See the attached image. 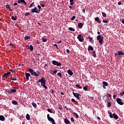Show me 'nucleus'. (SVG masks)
Here are the masks:
<instances>
[{"label": "nucleus", "mask_w": 124, "mask_h": 124, "mask_svg": "<svg viewBox=\"0 0 124 124\" xmlns=\"http://www.w3.org/2000/svg\"><path fill=\"white\" fill-rule=\"evenodd\" d=\"M46 80L45 78H42L40 80H38V82H41V85L44 87V88L45 89H47V86H46Z\"/></svg>", "instance_id": "1"}, {"label": "nucleus", "mask_w": 124, "mask_h": 124, "mask_svg": "<svg viewBox=\"0 0 124 124\" xmlns=\"http://www.w3.org/2000/svg\"><path fill=\"white\" fill-rule=\"evenodd\" d=\"M103 99L105 101V103H108V107H111V103L108 101L107 100H109V97L107 95L103 96Z\"/></svg>", "instance_id": "2"}, {"label": "nucleus", "mask_w": 124, "mask_h": 124, "mask_svg": "<svg viewBox=\"0 0 124 124\" xmlns=\"http://www.w3.org/2000/svg\"><path fill=\"white\" fill-rule=\"evenodd\" d=\"M97 40L99 41L100 45H102L103 43L104 37L102 36L101 35H98L97 37Z\"/></svg>", "instance_id": "3"}, {"label": "nucleus", "mask_w": 124, "mask_h": 124, "mask_svg": "<svg viewBox=\"0 0 124 124\" xmlns=\"http://www.w3.org/2000/svg\"><path fill=\"white\" fill-rule=\"evenodd\" d=\"M109 114V117L110 118H113L114 117V118L115 119H116L117 120V119H119V117L117 115V114L115 113H113V114H112V113L111 112V111H109V112H108Z\"/></svg>", "instance_id": "4"}, {"label": "nucleus", "mask_w": 124, "mask_h": 124, "mask_svg": "<svg viewBox=\"0 0 124 124\" xmlns=\"http://www.w3.org/2000/svg\"><path fill=\"white\" fill-rule=\"evenodd\" d=\"M52 63H53V65H56L58 66H60L62 65V64L61 62H59L58 61L53 60L52 61Z\"/></svg>", "instance_id": "5"}, {"label": "nucleus", "mask_w": 124, "mask_h": 124, "mask_svg": "<svg viewBox=\"0 0 124 124\" xmlns=\"http://www.w3.org/2000/svg\"><path fill=\"white\" fill-rule=\"evenodd\" d=\"M31 12L32 13H38V14H39V13H40V10H38L36 7H35L34 8V9H31Z\"/></svg>", "instance_id": "6"}, {"label": "nucleus", "mask_w": 124, "mask_h": 124, "mask_svg": "<svg viewBox=\"0 0 124 124\" xmlns=\"http://www.w3.org/2000/svg\"><path fill=\"white\" fill-rule=\"evenodd\" d=\"M116 101H117L118 104H120V105H121V106L124 105V102L122 101V99L117 98L116 99Z\"/></svg>", "instance_id": "7"}, {"label": "nucleus", "mask_w": 124, "mask_h": 124, "mask_svg": "<svg viewBox=\"0 0 124 124\" xmlns=\"http://www.w3.org/2000/svg\"><path fill=\"white\" fill-rule=\"evenodd\" d=\"M78 39L79 41L82 42L84 41V38L82 37L81 34H78Z\"/></svg>", "instance_id": "8"}, {"label": "nucleus", "mask_w": 124, "mask_h": 124, "mask_svg": "<svg viewBox=\"0 0 124 124\" xmlns=\"http://www.w3.org/2000/svg\"><path fill=\"white\" fill-rule=\"evenodd\" d=\"M16 89H11L8 91V93L9 94H13L14 93H16Z\"/></svg>", "instance_id": "9"}, {"label": "nucleus", "mask_w": 124, "mask_h": 124, "mask_svg": "<svg viewBox=\"0 0 124 124\" xmlns=\"http://www.w3.org/2000/svg\"><path fill=\"white\" fill-rule=\"evenodd\" d=\"M73 94L76 98H78V100H79V93L73 92Z\"/></svg>", "instance_id": "10"}, {"label": "nucleus", "mask_w": 124, "mask_h": 124, "mask_svg": "<svg viewBox=\"0 0 124 124\" xmlns=\"http://www.w3.org/2000/svg\"><path fill=\"white\" fill-rule=\"evenodd\" d=\"M10 74H11L10 72L5 73V74H4V75L2 76V77L4 78H5L6 79H7L9 75H10Z\"/></svg>", "instance_id": "11"}, {"label": "nucleus", "mask_w": 124, "mask_h": 124, "mask_svg": "<svg viewBox=\"0 0 124 124\" xmlns=\"http://www.w3.org/2000/svg\"><path fill=\"white\" fill-rule=\"evenodd\" d=\"M40 75V72L38 71H34L33 76H35L36 77H39Z\"/></svg>", "instance_id": "12"}, {"label": "nucleus", "mask_w": 124, "mask_h": 124, "mask_svg": "<svg viewBox=\"0 0 124 124\" xmlns=\"http://www.w3.org/2000/svg\"><path fill=\"white\" fill-rule=\"evenodd\" d=\"M47 118L48 120L51 123L54 120V119H53L52 117H50L49 114H47Z\"/></svg>", "instance_id": "13"}, {"label": "nucleus", "mask_w": 124, "mask_h": 124, "mask_svg": "<svg viewBox=\"0 0 124 124\" xmlns=\"http://www.w3.org/2000/svg\"><path fill=\"white\" fill-rule=\"evenodd\" d=\"M25 76H26V79H27V80H29V77H31V74H29V73H27V72H26Z\"/></svg>", "instance_id": "14"}, {"label": "nucleus", "mask_w": 124, "mask_h": 124, "mask_svg": "<svg viewBox=\"0 0 124 124\" xmlns=\"http://www.w3.org/2000/svg\"><path fill=\"white\" fill-rule=\"evenodd\" d=\"M67 73L68 75H70L71 76H72V75L74 74L73 72L72 71L71 69H69L68 70Z\"/></svg>", "instance_id": "15"}, {"label": "nucleus", "mask_w": 124, "mask_h": 124, "mask_svg": "<svg viewBox=\"0 0 124 124\" xmlns=\"http://www.w3.org/2000/svg\"><path fill=\"white\" fill-rule=\"evenodd\" d=\"M29 71L30 72V73H31V75H33V76L34 75V70H33L31 68H29Z\"/></svg>", "instance_id": "16"}, {"label": "nucleus", "mask_w": 124, "mask_h": 124, "mask_svg": "<svg viewBox=\"0 0 124 124\" xmlns=\"http://www.w3.org/2000/svg\"><path fill=\"white\" fill-rule=\"evenodd\" d=\"M95 21H97L98 23H101L102 22V21H100V20L99 19V17H95Z\"/></svg>", "instance_id": "17"}, {"label": "nucleus", "mask_w": 124, "mask_h": 124, "mask_svg": "<svg viewBox=\"0 0 124 124\" xmlns=\"http://www.w3.org/2000/svg\"><path fill=\"white\" fill-rule=\"evenodd\" d=\"M119 56L124 55V52L122 51H119L117 52Z\"/></svg>", "instance_id": "18"}, {"label": "nucleus", "mask_w": 124, "mask_h": 124, "mask_svg": "<svg viewBox=\"0 0 124 124\" xmlns=\"http://www.w3.org/2000/svg\"><path fill=\"white\" fill-rule=\"evenodd\" d=\"M90 50H92V51L94 50V48L92 46H88V51H90Z\"/></svg>", "instance_id": "19"}, {"label": "nucleus", "mask_w": 124, "mask_h": 124, "mask_svg": "<svg viewBox=\"0 0 124 124\" xmlns=\"http://www.w3.org/2000/svg\"><path fill=\"white\" fill-rule=\"evenodd\" d=\"M17 18V16H11L12 20H13L14 21L16 20Z\"/></svg>", "instance_id": "20"}, {"label": "nucleus", "mask_w": 124, "mask_h": 124, "mask_svg": "<svg viewBox=\"0 0 124 124\" xmlns=\"http://www.w3.org/2000/svg\"><path fill=\"white\" fill-rule=\"evenodd\" d=\"M0 120L1 121H4L5 120V117L2 115H0Z\"/></svg>", "instance_id": "21"}, {"label": "nucleus", "mask_w": 124, "mask_h": 124, "mask_svg": "<svg viewBox=\"0 0 124 124\" xmlns=\"http://www.w3.org/2000/svg\"><path fill=\"white\" fill-rule=\"evenodd\" d=\"M88 39H89L90 42L91 43H94V40H93V37H88Z\"/></svg>", "instance_id": "22"}, {"label": "nucleus", "mask_w": 124, "mask_h": 124, "mask_svg": "<svg viewBox=\"0 0 124 124\" xmlns=\"http://www.w3.org/2000/svg\"><path fill=\"white\" fill-rule=\"evenodd\" d=\"M64 123L66 124H69L70 122L69 121V120H68L67 119H64Z\"/></svg>", "instance_id": "23"}, {"label": "nucleus", "mask_w": 124, "mask_h": 124, "mask_svg": "<svg viewBox=\"0 0 124 124\" xmlns=\"http://www.w3.org/2000/svg\"><path fill=\"white\" fill-rule=\"evenodd\" d=\"M6 6L7 8L9 9L10 11H11V12L13 11V10L12 9H11V7L10 6L9 4H6Z\"/></svg>", "instance_id": "24"}, {"label": "nucleus", "mask_w": 124, "mask_h": 124, "mask_svg": "<svg viewBox=\"0 0 124 124\" xmlns=\"http://www.w3.org/2000/svg\"><path fill=\"white\" fill-rule=\"evenodd\" d=\"M78 26L80 29H82V28L83 27V24H82V23H81V22L79 23V24L78 25Z\"/></svg>", "instance_id": "25"}, {"label": "nucleus", "mask_w": 124, "mask_h": 124, "mask_svg": "<svg viewBox=\"0 0 124 124\" xmlns=\"http://www.w3.org/2000/svg\"><path fill=\"white\" fill-rule=\"evenodd\" d=\"M26 119L28 121L30 120L31 116L29 115V114H26Z\"/></svg>", "instance_id": "26"}, {"label": "nucleus", "mask_w": 124, "mask_h": 124, "mask_svg": "<svg viewBox=\"0 0 124 124\" xmlns=\"http://www.w3.org/2000/svg\"><path fill=\"white\" fill-rule=\"evenodd\" d=\"M93 56L94 57V58H96V54L95 51H93Z\"/></svg>", "instance_id": "27"}, {"label": "nucleus", "mask_w": 124, "mask_h": 124, "mask_svg": "<svg viewBox=\"0 0 124 124\" xmlns=\"http://www.w3.org/2000/svg\"><path fill=\"white\" fill-rule=\"evenodd\" d=\"M11 80L16 81V80H17V78H16V77H12V78H11Z\"/></svg>", "instance_id": "28"}, {"label": "nucleus", "mask_w": 124, "mask_h": 124, "mask_svg": "<svg viewBox=\"0 0 124 124\" xmlns=\"http://www.w3.org/2000/svg\"><path fill=\"white\" fill-rule=\"evenodd\" d=\"M103 85L105 86H108V83L106 81H103Z\"/></svg>", "instance_id": "29"}, {"label": "nucleus", "mask_w": 124, "mask_h": 124, "mask_svg": "<svg viewBox=\"0 0 124 124\" xmlns=\"http://www.w3.org/2000/svg\"><path fill=\"white\" fill-rule=\"evenodd\" d=\"M31 39V37L29 36H26L24 37L25 40H28V39Z\"/></svg>", "instance_id": "30"}, {"label": "nucleus", "mask_w": 124, "mask_h": 124, "mask_svg": "<svg viewBox=\"0 0 124 124\" xmlns=\"http://www.w3.org/2000/svg\"><path fill=\"white\" fill-rule=\"evenodd\" d=\"M29 49H30L31 51H33L34 49L33 46H32V45H31L30 46Z\"/></svg>", "instance_id": "31"}, {"label": "nucleus", "mask_w": 124, "mask_h": 124, "mask_svg": "<svg viewBox=\"0 0 124 124\" xmlns=\"http://www.w3.org/2000/svg\"><path fill=\"white\" fill-rule=\"evenodd\" d=\"M12 104H13L14 105H17V104H18V102L16 101H12Z\"/></svg>", "instance_id": "32"}, {"label": "nucleus", "mask_w": 124, "mask_h": 124, "mask_svg": "<svg viewBox=\"0 0 124 124\" xmlns=\"http://www.w3.org/2000/svg\"><path fill=\"white\" fill-rule=\"evenodd\" d=\"M32 105L34 107V108H36L37 105L36 104H35V103H34V102L32 103Z\"/></svg>", "instance_id": "33"}, {"label": "nucleus", "mask_w": 124, "mask_h": 124, "mask_svg": "<svg viewBox=\"0 0 124 124\" xmlns=\"http://www.w3.org/2000/svg\"><path fill=\"white\" fill-rule=\"evenodd\" d=\"M102 14L103 17H107L106 13H105L104 12H102Z\"/></svg>", "instance_id": "34"}, {"label": "nucleus", "mask_w": 124, "mask_h": 124, "mask_svg": "<svg viewBox=\"0 0 124 124\" xmlns=\"http://www.w3.org/2000/svg\"><path fill=\"white\" fill-rule=\"evenodd\" d=\"M42 40L44 42H46L47 41V39H45V38H44V37H42Z\"/></svg>", "instance_id": "35"}, {"label": "nucleus", "mask_w": 124, "mask_h": 124, "mask_svg": "<svg viewBox=\"0 0 124 124\" xmlns=\"http://www.w3.org/2000/svg\"><path fill=\"white\" fill-rule=\"evenodd\" d=\"M76 87L80 89H82V87H81L79 84H76Z\"/></svg>", "instance_id": "36"}, {"label": "nucleus", "mask_w": 124, "mask_h": 124, "mask_svg": "<svg viewBox=\"0 0 124 124\" xmlns=\"http://www.w3.org/2000/svg\"><path fill=\"white\" fill-rule=\"evenodd\" d=\"M57 75H58V76L60 77V78H62V75L61 74V73H60V72L58 73Z\"/></svg>", "instance_id": "37"}, {"label": "nucleus", "mask_w": 124, "mask_h": 124, "mask_svg": "<svg viewBox=\"0 0 124 124\" xmlns=\"http://www.w3.org/2000/svg\"><path fill=\"white\" fill-rule=\"evenodd\" d=\"M74 0H70V2H71L70 5H73L74 4Z\"/></svg>", "instance_id": "38"}, {"label": "nucleus", "mask_w": 124, "mask_h": 124, "mask_svg": "<svg viewBox=\"0 0 124 124\" xmlns=\"http://www.w3.org/2000/svg\"><path fill=\"white\" fill-rule=\"evenodd\" d=\"M69 30L70 31H75V29H74V28H69Z\"/></svg>", "instance_id": "39"}, {"label": "nucleus", "mask_w": 124, "mask_h": 124, "mask_svg": "<svg viewBox=\"0 0 124 124\" xmlns=\"http://www.w3.org/2000/svg\"><path fill=\"white\" fill-rule=\"evenodd\" d=\"M87 88H88V86H86L85 87H83V89L85 91H87Z\"/></svg>", "instance_id": "40"}, {"label": "nucleus", "mask_w": 124, "mask_h": 124, "mask_svg": "<svg viewBox=\"0 0 124 124\" xmlns=\"http://www.w3.org/2000/svg\"><path fill=\"white\" fill-rule=\"evenodd\" d=\"M58 72L57 70H55V71H54L52 73V74H51V75H54V74H56L57 72Z\"/></svg>", "instance_id": "41"}, {"label": "nucleus", "mask_w": 124, "mask_h": 124, "mask_svg": "<svg viewBox=\"0 0 124 124\" xmlns=\"http://www.w3.org/2000/svg\"><path fill=\"white\" fill-rule=\"evenodd\" d=\"M103 23H108V21L107 20H103Z\"/></svg>", "instance_id": "42"}, {"label": "nucleus", "mask_w": 124, "mask_h": 124, "mask_svg": "<svg viewBox=\"0 0 124 124\" xmlns=\"http://www.w3.org/2000/svg\"><path fill=\"white\" fill-rule=\"evenodd\" d=\"M74 114L76 115V117L77 118H79V116H78V115L77 113L74 112Z\"/></svg>", "instance_id": "43"}, {"label": "nucleus", "mask_w": 124, "mask_h": 124, "mask_svg": "<svg viewBox=\"0 0 124 124\" xmlns=\"http://www.w3.org/2000/svg\"><path fill=\"white\" fill-rule=\"evenodd\" d=\"M76 16H73L72 18H71V20H74L76 18Z\"/></svg>", "instance_id": "44"}, {"label": "nucleus", "mask_w": 124, "mask_h": 124, "mask_svg": "<svg viewBox=\"0 0 124 124\" xmlns=\"http://www.w3.org/2000/svg\"><path fill=\"white\" fill-rule=\"evenodd\" d=\"M47 111L48 112H50V113H52V110H51L50 108H47Z\"/></svg>", "instance_id": "45"}, {"label": "nucleus", "mask_w": 124, "mask_h": 124, "mask_svg": "<svg viewBox=\"0 0 124 124\" xmlns=\"http://www.w3.org/2000/svg\"><path fill=\"white\" fill-rule=\"evenodd\" d=\"M54 46H55L56 47V48H57V49H59V47L58 46V45H56V44H55L54 45H53Z\"/></svg>", "instance_id": "46"}, {"label": "nucleus", "mask_w": 124, "mask_h": 124, "mask_svg": "<svg viewBox=\"0 0 124 124\" xmlns=\"http://www.w3.org/2000/svg\"><path fill=\"white\" fill-rule=\"evenodd\" d=\"M30 15H31V14L29 13H26L25 14V16H30Z\"/></svg>", "instance_id": "47"}, {"label": "nucleus", "mask_w": 124, "mask_h": 124, "mask_svg": "<svg viewBox=\"0 0 124 124\" xmlns=\"http://www.w3.org/2000/svg\"><path fill=\"white\" fill-rule=\"evenodd\" d=\"M71 121L72 122H74L75 121V120L73 118V117H71Z\"/></svg>", "instance_id": "48"}, {"label": "nucleus", "mask_w": 124, "mask_h": 124, "mask_svg": "<svg viewBox=\"0 0 124 124\" xmlns=\"http://www.w3.org/2000/svg\"><path fill=\"white\" fill-rule=\"evenodd\" d=\"M34 3V2H33V3H31V4L30 5V7H32Z\"/></svg>", "instance_id": "49"}, {"label": "nucleus", "mask_w": 124, "mask_h": 124, "mask_svg": "<svg viewBox=\"0 0 124 124\" xmlns=\"http://www.w3.org/2000/svg\"><path fill=\"white\" fill-rule=\"evenodd\" d=\"M119 5H122V1H120L118 2Z\"/></svg>", "instance_id": "50"}, {"label": "nucleus", "mask_w": 124, "mask_h": 124, "mask_svg": "<svg viewBox=\"0 0 124 124\" xmlns=\"http://www.w3.org/2000/svg\"><path fill=\"white\" fill-rule=\"evenodd\" d=\"M71 101L72 102H75V103L76 102V100L74 98L71 99Z\"/></svg>", "instance_id": "51"}, {"label": "nucleus", "mask_w": 124, "mask_h": 124, "mask_svg": "<svg viewBox=\"0 0 124 124\" xmlns=\"http://www.w3.org/2000/svg\"><path fill=\"white\" fill-rule=\"evenodd\" d=\"M37 7H38V10H40V9H41V6H40V5H38Z\"/></svg>", "instance_id": "52"}, {"label": "nucleus", "mask_w": 124, "mask_h": 124, "mask_svg": "<svg viewBox=\"0 0 124 124\" xmlns=\"http://www.w3.org/2000/svg\"><path fill=\"white\" fill-rule=\"evenodd\" d=\"M41 6L42 7H45V5L44 4H41Z\"/></svg>", "instance_id": "53"}, {"label": "nucleus", "mask_w": 124, "mask_h": 124, "mask_svg": "<svg viewBox=\"0 0 124 124\" xmlns=\"http://www.w3.org/2000/svg\"><path fill=\"white\" fill-rule=\"evenodd\" d=\"M10 71L12 72V73H14V71H13V69H10Z\"/></svg>", "instance_id": "54"}, {"label": "nucleus", "mask_w": 124, "mask_h": 124, "mask_svg": "<svg viewBox=\"0 0 124 124\" xmlns=\"http://www.w3.org/2000/svg\"><path fill=\"white\" fill-rule=\"evenodd\" d=\"M18 5V3L16 2H15L14 4V6H16Z\"/></svg>", "instance_id": "55"}, {"label": "nucleus", "mask_w": 124, "mask_h": 124, "mask_svg": "<svg viewBox=\"0 0 124 124\" xmlns=\"http://www.w3.org/2000/svg\"><path fill=\"white\" fill-rule=\"evenodd\" d=\"M51 123H52V124H56V123H55V120H54V119L53 120V121L51 122Z\"/></svg>", "instance_id": "56"}, {"label": "nucleus", "mask_w": 124, "mask_h": 124, "mask_svg": "<svg viewBox=\"0 0 124 124\" xmlns=\"http://www.w3.org/2000/svg\"><path fill=\"white\" fill-rule=\"evenodd\" d=\"M11 88H12V89H15V90L17 89V87H13V86L11 87Z\"/></svg>", "instance_id": "57"}, {"label": "nucleus", "mask_w": 124, "mask_h": 124, "mask_svg": "<svg viewBox=\"0 0 124 124\" xmlns=\"http://www.w3.org/2000/svg\"><path fill=\"white\" fill-rule=\"evenodd\" d=\"M9 46H14V45H13V43H10Z\"/></svg>", "instance_id": "58"}, {"label": "nucleus", "mask_w": 124, "mask_h": 124, "mask_svg": "<svg viewBox=\"0 0 124 124\" xmlns=\"http://www.w3.org/2000/svg\"><path fill=\"white\" fill-rule=\"evenodd\" d=\"M66 52L68 53H69L70 50H69V49H66Z\"/></svg>", "instance_id": "59"}, {"label": "nucleus", "mask_w": 124, "mask_h": 124, "mask_svg": "<svg viewBox=\"0 0 124 124\" xmlns=\"http://www.w3.org/2000/svg\"><path fill=\"white\" fill-rule=\"evenodd\" d=\"M20 1H21V3H24V2L25 1V0H20Z\"/></svg>", "instance_id": "60"}, {"label": "nucleus", "mask_w": 124, "mask_h": 124, "mask_svg": "<svg viewBox=\"0 0 124 124\" xmlns=\"http://www.w3.org/2000/svg\"><path fill=\"white\" fill-rule=\"evenodd\" d=\"M103 88L105 89H106V87L104 85H103Z\"/></svg>", "instance_id": "61"}, {"label": "nucleus", "mask_w": 124, "mask_h": 124, "mask_svg": "<svg viewBox=\"0 0 124 124\" xmlns=\"http://www.w3.org/2000/svg\"><path fill=\"white\" fill-rule=\"evenodd\" d=\"M113 99H115V98L116 97V95H113Z\"/></svg>", "instance_id": "62"}, {"label": "nucleus", "mask_w": 124, "mask_h": 124, "mask_svg": "<svg viewBox=\"0 0 124 124\" xmlns=\"http://www.w3.org/2000/svg\"><path fill=\"white\" fill-rule=\"evenodd\" d=\"M82 12H83L84 13H85V10L84 9H82Z\"/></svg>", "instance_id": "63"}, {"label": "nucleus", "mask_w": 124, "mask_h": 124, "mask_svg": "<svg viewBox=\"0 0 124 124\" xmlns=\"http://www.w3.org/2000/svg\"><path fill=\"white\" fill-rule=\"evenodd\" d=\"M122 22L123 24H124V19H122Z\"/></svg>", "instance_id": "64"}]
</instances>
